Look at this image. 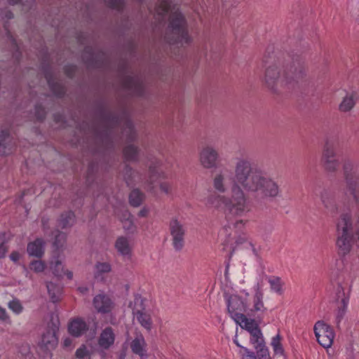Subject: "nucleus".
<instances>
[{"label": "nucleus", "instance_id": "obj_1", "mask_svg": "<svg viewBox=\"0 0 359 359\" xmlns=\"http://www.w3.org/2000/svg\"><path fill=\"white\" fill-rule=\"evenodd\" d=\"M233 170V178L227 169L213 175L212 186L215 192L205 198L208 209L223 212L228 219L241 217L250 210L245 192L270 200L280 196L278 182L264 170L253 167L248 158H237Z\"/></svg>", "mask_w": 359, "mask_h": 359}, {"label": "nucleus", "instance_id": "obj_2", "mask_svg": "<svg viewBox=\"0 0 359 359\" xmlns=\"http://www.w3.org/2000/svg\"><path fill=\"white\" fill-rule=\"evenodd\" d=\"M302 62L294 60L289 55H278L269 61L265 67L264 82L270 89L297 81L305 75Z\"/></svg>", "mask_w": 359, "mask_h": 359}, {"label": "nucleus", "instance_id": "obj_3", "mask_svg": "<svg viewBox=\"0 0 359 359\" xmlns=\"http://www.w3.org/2000/svg\"><path fill=\"white\" fill-rule=\"evenodd\" d=\"M170 0H158L156 13L163 16L170 13V24L165 33V39L170 43L188 44L191 39L189 35L187 24L182 15L178 11L175 5H172Z\"/></svg>", "mask_w": 359, "mask_h": 359}, {"label": "nucleus", "instance_id": "obj_4", "mask_svg": "<svg viewBox=\"0 0 359 359\" xmlns=\"http://www.w3.org/2000/svg\"><path fill=\"white\" fill-rule=\"evenodd\" d=\"M357 226H359L358 219L351 212H343L337 219L336 246L339 255L345 256L353 250V236Z\"/></svg>", "mask_w": 359, "mask_h": 359}, {"label": "nucleus", "instance_id": "obj_5", "mask_svg": "<svg viewBox=\"0 0 359 359\" xmlns=\"http://www.w3.org/2000/svg\"><path fill=\"white\" fill-rule=\"evenodd\" d=\"M342 176L346 189L349 191L353 198L358 200L359 165L352 159H345L342 164Z\"/></svg>", "mask_w": 359, "mask_h": 359}, {"label": "nucleus", "instance_id": "obj_6", "mask_svg": "<svg viewBox=\"0 0 359 359\" xmlns=\"http://www.w3.org/2000/svg\"><path fill=\"white\" fill-rule=\"evenodd\" d=\"M168 229L173 248L176 251L182 250L185 245L187 233L185 224L178 218L174 217L169 221Z\"/></svg>", "mask_w": 359, "mask_h": 359}, {"label": "nucleus", "instance_id": "obj_7", "mask_svg": "<svg viewBox=\"0 0 359 359\" xmlns=\"http://www.w3.org/2000/svg\"><path fill=\"white\" fill-rule=\"evenodd\" d=\"M200 165L207 170L215 169L220 163V154L212 145L203 146L198 152Z\"/></svg>", "mask_w": 359, "mask_h": 359}, {"label": "nucleus", "instance_id": "obj_8", "mask_svg": "<svg viewBox=\"0 0 359 359\" xmlns=\"http://www.w3.org/2000/svg\"><path fill=\"white\" fill-rule=\"evenodd\" d=\"M321 163L327 172L336 173L339 170V161L337 158L334 146L330 142H326L323 147Z\"/></svg>", "mask_w": 359, "mask_h": 359}, {"label": "nucleus", "instance_id": "obj_9", "mask_svg": "<svg viewBox=\"0 0 359 359\" xmlns=\"http://www.w3.org/2000/svg\"><path fill=\"white\" fill-rule=\"evenodd\" d=\"M59 329L58 322L48 323L46 330L43 333L41 341H39V346L45 351H51L54 350L58 344V338L57 332Z\"/></svg>", "mask_w": 359, "mask_h": 359}, {"label": "nucleus", "instance_id": "obj_10", "mask_svg": "<svg viewBox=\"0 0 359 359\" xmlns=\"http://www.w3.org/2000/svg\"><path fill=\"white\" fill-rule=\"evenodd\" d=\"M313 330L320 345L325 348L332 346L335 334L331 326L319 320L314 325Z\"/></svg>", "mask_w": 359, "mask_h": 359}, {"label": "nucleus", "instance_id": "obj_11", "mask_svg": "<svg viewBox=\"0 0 359 359\" xmlns=\"http://www.w3.org/2000/svg\"><path fill=\"white\" fill-rule=\"evenodd\" d=\"M241 319L236 321L243 329L246 330L250 334V343L258 342L264 338L257 323L253 319H249L245 316H240Z\"/></svg>", "mask_w": 359, "mask_h": 359}, {"label": "nucleus", "instance_id": "obj_12", "mask_svg": "<svg viewBox=\"0 0 359 359\" xmlns=\"http://www.w3.org/2000/svg\"><path fill=\"white\" fill-rule=\"evenodd\" d=\"M246 305L238 296L232 295L228 300V311L235 321L241 319L240 316H245L243 312L245 311Z\"/></svg>", "mask_w": 359, "mask_h": 359}, {"label": "nucleus", "instance_id": "obj_13", "mask_svg": "<svg viewBox=\"0 0 359 359\" xmlns=\"http://www.w3.org/2000/svg\"><path fill=\"white\" fill-rule=\"evenodd\" d=\"M15 142L8 128H0V155H8L12 152Z\"/></svg>", "mask_w": 359, "mask_h": 359}, {"label": "nucleus", "instance_id": "obj_14", "mask_svg": "<svg viewBox=\"0 0 359 359\" xmlns=\"http://www.w3.org/2000/svg\"><path fill=\"white\" fill-rule=\"evenodd\" d=\"M63 255L62 254L53 253L51 260L50 261V268L55 276L62 277L67 275L69 279H72L73 273L69 271H65L62 265Z\"/></svg>", "mask_w": 359, "mask_h": 359}, {"label": "nucleus", "instance_id": "obj_15", "mask_svg": "<svg viewBox=\"0 0 359 359\" xmlns=\"http://www.w3.org/2000/svg\"><path fill=\"white\" fill-rule=\"evenodd\" d=\"M93 306L99 313H107L112 311L114 304L111 298L104 294H99L93 299Z\"/></svg>", "mask_w": 359, "mask_h": 359}, {"label": "nucleus", "instance_id": "obj_16", "mask_svg": "<svg viewBox=\"0 0 359 359\" xmlns=\"http://www.w3.org/2000/svg\"><path fill=\"white\" fill-rule=\"evenodd\" d=\"M116 252L122 257H130L133 252V245L128 238L124 236H118L114 243Z\"/></svg>", "mask_w": 359, "mask_h": 359}, {"label": "nucleus", "instance_id": "obj_17", "mask_svg": "<svg viewBox=\"0 0 359 359\" xmlns=\"http://www.w3.org/2000/svg\"><path fill=\"white\" fill-rule=\"evenodd\" d=\"M88 330V326L87 323L80 318L72 319L68 324V332L74 337H81L85 334Z\"/></svg>", "mask_w": 359, "mask_h": 359}, {"label": "nucleus", "instance_id": "obj_18", "mask_svg": "<svg viewBox=\"0 0 359 359\" xmlns=\"http://www.w3.org/2000/svg\"><path fill=\"white\" fill-rule=\"evenodd\" d=\"M358 100V95L356 91L346 92L339 105V110L341 112L351 111L356 104Z\"/></svg>", "mask_w": 359, "mask_h": 359}, {"label": "nucleus", "instance_id": "obj_19", "mask_svg": "<svg viewBox=\"0 0 359 359\" xmlns=\"http://www.w3.org/2000/svg\"><path fill=\"white\" fill-rule=\"evenodd\" d=\"M115 337L114 330L111 327H105L99 336V346L103 349H109L114 344Z\"/></svg>", "mask_w": 359, "mask_h": 359}, {"label": "nucleus", "instance_id": "obj_20", "mask_svg": "<svg viewBox=\"0 0 359 359\" xmlns=\"http://www.w3.org/2000/svg\"><path fill=\"white\" fill-rule=\"evenodd\" d=\"M125 88L130 90L133 93L140 95L143 92L142 83L139 79L127 75L122 80Z\"/></svg>", "mask_w": 359, "mask_h": 359}, {"label": "nucleus", "instance_id": "obj_21", "mask_svg": "<svg viewBox=\"0 0 359 359\" xmlns=\"http://www.w3.org/2000/svg\"><path fill=\"white\" fill-rule=\"evenodd\" d=\"M146 341L141 334H137L130 344L133 352L142 358L146 355Z\"/></svg>", "mask_w": 359, "mask_h": 359}, {"label": "nucleus", "instance_id": "obj_22", "mask_svg": "<svg viewBox=\"0 0 359 359\" xmlns=\"http://www.w3.org/2000/svg\"><path fill=\"white\" fill-rule=\"evenodd\" d=\"M46 78L50 88L55 95L61 96L65 93L64 86L51 73L47 72L46 74Z\"/></svg>", "mask_w": 359, "mask_h": 359}, {"label": "nucleus", "instance_id": "obj_23", "mask_svg": "<svg viewBox=\"0 0 359 359\" xmlns=\"http://www.w3.org/2000/svg\"><path fill=\"white\" fill-rule=\"evenodd\" d=\"M44 242L40 238L36 239L27 245V252L30 256L41 257L44 253Z\"/></svg>", "mask_w": 359, "mask_h": 359}, {"label": "nucleus", "instance_id": "obj_24", "mask_svg": "<svg viewBox=\"0 0 359 359\" xmlns=\"http://www.w3.org/2000/svg\"><path fill=\"white\" fill-rule=\"evenodd\" d=\"M146 299L142 296L135 295L133 300L130 301L128 306L132 309L133 316L146 311Z\"/></svg>", "mask_w": 359, "mask_h": 359}, {"label": "nucleus", "instance_id": "obj_25", "mask_svg": "<svg viewBox=\"0 0 359 359\" xmlns=\"http://www.w3.org/2000/svg\"><path fill=\"white\" fill-rule=\"evenodd\" d=\"M138 323L144 328L147 331L149 332L153 327V320L149 312L147 310L139 313L134 316Z\"/></svg>", "mask_w": 359, "mask_h": 359}, {"label": "nucleus", "instance_id": "obj_26", "mask_svg": "<svg viewBox=\"0 0 359 359\" xmlns=\"http://www.w3.org/2000/svg\"><path fill=\"white\" fill-rule=\"evenodd\" d=\"M112 267L109 262H97L94 266V277L96 279H103V276L111 271Z\"/></svg>", "mask_w": 359, "mask_h": 359}, {"label": "nucleus", "instance_id": "obj_27", "mask_svg": "<svg viewBox=\"0 0 359 359\" xmlns=\"http://www.w3.org/2000/svg\"><path fill=\"white\" fill-rule=\"evenodd\" d=\"M149 182L153 184L159 178H165L166 175L161 169L158 163L151 165L149 168Z\"/></svg>", "mask_w": 359, "mask_h": 359}, {"label": "nucleus", "instance_id": "obj_28", "mask_svg": "<svg viewBox=\"0 0 359 359\" xmlns=\"http://www.w3.org/2000/svg\"><path fill=\"white\" fill-rule=\"evenodd\" d=\"M140 149L135 144H129L123 149L124 157L129 161H137L139 158Z\"/></svg>", "mask_w": 359, "mask_h": 359}, {"label": "nucleus", "instance_id": "obj_29", "mask_svg": "<svg viewBox=\"0 0 359 359\" xmlns=\"http://www.w3.org/2000/svg\"><path fill=\"white\" fill-rule=\"evenodd\" d=\"M252 344L256 350L257 355L259 359H271L264 338L259 339L258 342H254Z\"/></svg>", "mask_w": 359, "mask_h": 359}, {"label": "nucleus", "instance_id": "obj_30", "mask_svg": "<svg viewBox=\"0 0 359 359\" xmlns=\"http://www.w3.org/2000/svg\"><path fill=\"white\" fill-rule=\"evenodd\" d=\"M264 293L259 285H257L255 287V293L253 297L254 309L257 311H261L264 309L263 302Z\"/></svg>", "mask_w": 359, "mask_h": 359}, {"label": "nucleus", "instance_id": "obj_31", "mask_svg": "<svg viewBox=\"0 0 359 359\" xmlns=\"http://www.w3.org/2000/svg\"><path fill=\"white\" fill-rule=\"evenodd\" d=\"M339 298H341V302H340V306H339V310H338L337 315V323H339L341 321V320L342 319V318L346 312L347 304L348 302V299L346 297H345L344 291L341 289H339V292H338V299H339Z\"/></svg>", "mask_w": 359, "mask_h": 359}, {"label": "nucleus", "instance_id": "obj_32", "mask_svg": "<svg viewBox=\"0 0 359 359\" xmlns=\"http://www.w3.org/2000/svg\"><path fill=\"white\" fill-rule=\"evenodd\" d=\"M66 241V235L62 232H57L55 235V241L53 243L54 246L55 247V250L53 253H59L62 254V248Z\"/></svg>", "mask_w": 359, "mask_h": 359}, {"label": "nucleus", "instance_id": "obj_33", "mask_svg": "<svg viewBox=\"0 0 359 359\" xmlns=\"http://www.w3.org/2000/svg\"><path fill=\"white\" fill-rule=\"evenodd\" d=\"M144 198V194L138 189H134L131 191L129 198L130 203L134 207L140 205Z\"/></svg>", "mask_w": 359, "mask_h": 359}, {"label": "nucleus", "instance_id": "obj_34", "mask_svg": "<svg viewBox=\"0 0 359 359\" xmlns=\"http://www.w3.org/2000/svg\"><path fill=\"white\" fill-rule=\"evenodd\" d=\"M74 222V215L72 212H67L61 215L59 224L62 228H67L73 225Z\"/></svg>", "mask_w": 359, "mask_h": 359}, {"label": "nucleus", "instance_id": "obj_35", "mask_svg": "<svg viewBox=\"0 0 359 359\" xmlns=\"http://www.w3.org/2000/svg\"><path fill=\"white\" fill-rule=\"evenodd\" d=\"M46 287L52 301L57 302L59 299L60 287L51 282L47 283Z\"/></svg>", "mask_w": 359, "mask_h": 359}, {"label": "nucleus", "instance_id": "obj_36", "mask_svg": "<svg viewBox=\"0 0 359 359\" xmlns=\"http://www.w3.org/2000/svg\"><path fill=\"white\" fill-rule=\"evenodd\" d=\"M269 283L273 291L279 294L283 293V286L284 283L279 277H273L270 278Z\"/></svg>", "mask_w": 359, "mask_h": 359}, {"label": "nucleus", "instance_id": "obj_37", "mask_svg": "<svg viewBox=\"0 0 359 359\" xmlns=\"http://www.w3.org/2000/svg\"><path fill=\"white\" fill-rule=\"evenodd\" d=\"M123 135H125L128 140L133 141L137 137V134L135 130H134L133 124L128 121L125 126L123 129Z\"/></svg>", "mask_w": 359, "mask_h": 359}, {"label": "nucleus", "instance_id": "obj_38", "mask_svg": "<svg viewBox=\"0 0 359 359\" xmlns=\"http://www.w3.org/2000/svg\"><path fill=\"white\" fill-rule=\"evenodd\" d=\"M122 224L123 228L128 233L133 234L137 231V226L134 223L133 217L123 222Z\"/></svg>", "mask_w": 359, "mask_h": 359}, {"label": "nucleus", "instance_id": "obj_39", "mask_svg": "<svg viewBox=\"0 0 359 359\" xmlns=\"http://www.w3.org/2000/svg\"><path fill=\"white\" fill-rule=\"evenodd\" d=\"M96 57L97 55H95L94 51L93 50V48L87 47L85 50V53L83 55V60H85L86 62L89 63L90 65H93L94 62L96 63Z\"/></svg>", "mask_w": 359, "mask_h": 359}, {"label": "nucleus", "instance_id": "obj_40", "mask_svg": "<svg viewBox=\"0 0 359 359\" xmlns=\"http://www.w3.org/2000/svg\"><path fill=\"white\" fill-rule=\"evenodd\" d=\"M271 346H272L273 351L276 353H278V354L283 353V348L281 343H280V336L279 334H277L276 337H273L272 341H271Z\"/></svg>", "mask_w": 359, "mask_h": 359}, {"label": "nucleus", "instance_id": "obj_41", "mask_svg": "<svg viewBox=\"0 0 359 359\" xmlns=\"http://www.w3.org/2000/svg\"><path fill=\"white\" fill-rule=\"evenodd\" d=\"M115 214L121 223L133 217L130 212L126 208L117 210Z\"/></svg>", "mask_w": 359, "mask_h": 359}, {"label": "nucleus", "instance_id": "obj_42", "mask_svg": "<svg viewBox=\"0 0 359 359\" xmlns=\"http://www.w3.org/2000/svg\"><path fill=\"white\" fill-rule=\"evenodd\" d=\"M29 268L36 273L42 272L45 269V264L41 260H34L30 263Z\"/></svg>", "mask_w": 359, "mask_h": 359}, {"label": "nucleus", "instance_id": "obj_43", "mask_svg": "<svg viewBox=\"0 0 359 359\" xmlns=\"http://www.w3.org/2000/svg\"><path fill=\"white\" fill-rule=\"evenodd\" d=\"M8 308L15 313L19 314L23 310V306L19 300L14 299L8 303Z\"/></svg>", "mask_w": 359, "mask_h": 359}, {"label": "nucleus", "instance_id": "obj_44", "mask_svg": "<svg viewBox=\"0 0 359 359\" xmlns=\"http://www.w3.org/2000/svg\"><path fill=\"white\" fill-rule=\"evenodd\" d=\"M76 357L80 359H89V352L86 347L83 346L78 348L76 351Z\"/></svg>", "mask_w": 359, "mask_h": 359}, {"label": "nucleus", "instance_id": "obj_45", "mask_svg": "<svg viewBox=\"0 0 359 359\" xmlns=\"http://www.w3.org/2000/svg\"><path fill=\"white\" fill-rule=\"evenodd\" d=\"M104 1L110 7L118 10L122 8L124 4V0H104Z\"/></svg>", "mask_w": 359, "mask_h": 359}, {"label": "nucleus", "instance_id": "obj_46", "mask_svg": "<svg viewBox=\"0 0 359 359\" xmlns=\"http://www.w3.org/2000/svg\"><path fill=\"white\" fill-rule=\"evenodd\" d=\"M35 116L38 120H43L46 116V111L41 106L35 107Z\"/></svg>", "mask_w": 359, "mask_h": 359}, {"label": "nucleus", "instance_id": "obj_47", "mask_svg": "<svg viewBox=\"0 0 359 359\" xmlns=\"http://www.w3.org/2000/svg\"><path fill=\"white\" fill-rule=\"evenodd\" d=\"M355 243L357 248H358V257L359 259V226L356 227L354 230V233L353 236V244Z\"/></svg>", "mask_w": 359, "mask_h": 359}, {"label": "nucleus", "instance_id": "obj_48", "mask_svg": "<svg viewBox=\"0 0 359 359\" xmlns=\"http://www.w3.org/2000/svg\"><path fill=\"white\" fill-rule=\"evenodd\" d=\"M160 189L165 194H168L171 191V186L168 182H162L160 184Z\"/></svg>", "mask_w": 359, "mask_h": 359}, {"label": "nucleus", "instance_id": "obj_49", "mask_svg": "<svg viewBox=\"0 0 359 359\" xmlns=\"http://www.w3.org/2000/svg\"><path fill=\"white\" fill-rule=\"evenodd\" d=\"M8 251V247L5 242L0 243V258L5 257Z\"/></svg>", "mask_w": 359, "mask_h": 359}, {"label": "nucleus", "instance_id": "obj_50", "mask_svg": "<svg viewBox=\"0 0 359 359\" xmlns=\"http://www.w3.org/2000/svg\"><path fill=\"white\" fill-rule=\"evenodd\" d=\"M72 343H73V341L71 338L66 337L64 339V340L62 341V346L64 348H71L72 347Z\"/></svg>", "mask_w": 359, "mask_h": 359}, {"label": "nucleus", "instance_id": "obj_51", "mask_svg": "<svg viewBox=\"0 0 359 359\" xmlns=\"http://www.w3.org/2000/svg\"><path fill=\"white\" fill-rule=\"evenodd\" d=\"M76 67L74 65L67 66L65 69V73L68 76H72L75 72Z\"/></svg>", "mask_w": 359, "mask_h": 359}, {"label": "nucleus", "instance_id": "obj_52", "mask_svg": "<svg viewBox=\"0 0 359 359\" xmlns=\"http://www.w3.org/2000/svg\"><path fill=\"white\" fill-rule=\"evenodd\" d=\"M8 318V316L6 313V311L4 309L0 307V320H5Z\"/></svg>", "mask_w": 359, "mask_h": 359}, {"label": "nucleus", "instance_id": "obj_53", "mask_svg": "<svg viewBox=\"0 0 359 359\" xmlns=\"http://www.w3.org/2000/svg\"><path fill=\"white\" fill-rule=\"evenodd\" d=\"M148 214H149V209L147 208H143L138 212V216L141 217H147Z\"/></svg>", "mask_w": 359, "mask_h": 359}, {"label": "nucleus", "instance_id": "obj_54", "mask_svg": "<svg viewBox=\"0 0 359 359\" xmlns=\"http://www.w3.org/2000/svg\"><path fill=\"white\" fill-rule=\"evenodd\" d=\"M10 258L13 262H17L20 259V254L18 252H13L10 255Z\"/></svg>", "mask_w": 359, "mask_h": 359}, {"label": "nucleus", "instance_id": "obj_55", "mask_svg": "<svg viewBox=\"0 0 359 359\" xmlns=\"http://www.w3.org/2000/svg\"><path fill=\"white\" fill-rule=\"evenodd\" d=\"M1 15H2V18H6V19H11L13 17V13L9 11H5L2 12Z\"/></svg>", "mask_w": 359, "mask_h": 359}, {"label": "nucleus", "instance_id": "obj_56", "mask_svg": "<svg viewBox=\"0 0 359 359\" xmlns=\"http://www.w3.org/2000/svg\"><path fill=\"white\" fill-rule=\"evenodd\" d=\"M245 351L248 353V355L243 359H257L254 353L248 351L247 348H245Z\"/></svg>", "mask_w": 359, "mask_h": 359}, {"label": "nucleus", "instance_id": "obj_57", "mask_svg": "<svg viewBox=\"0 0 359 359\" xmlns=\"http://www.w3.org/2000/svg\"><path fill=\"white\" fill-rule=\"evenodd\" d=\"M126 175H128V177H130L132 175V174L134 172L132 170V168H126Z\"/></svg>", "mask_w": 359, "mask_h": 359}, {"label": "nucleus", "instance_id": "obj_58", "mask_svg": "<svg viewBox=\"0 0 359 359\" xmlns=\"http://www.w3.org/2000/svg\"><path fill=\"white\" fill-rule=\"evenodd\" d=\"M8 1L11 5H15L17 4L20 0H8Z\"/></svg>", "mask_w": 359, "mask_h": 359}, {"label": "nucleus", "instance_id": "obj_59", "mask_svg": "<svg viewBox=\"0 0 359 359\" xmlns=\"http://www.w3.org/2000/svg\"><path fill=\"white\" fill-rule=\"evenodd\" d=\"M79 290L82 293L84 294L88 291L87 287H79Z\"/></svg>", "mask_w": 359, "mask_h": 359}, {"label": "nucleus", "instance_id": "obj_60", "mask_svg": "<svg viewBox=\"0 0 359 359\" xmlns=\"http://www.w3.org/2000/svg\"><path fill=\"white\" fill-rule=\"evenodd\" d=\"M243 221L242 219H241V220H239V221H238V222H236V224H243Z\"/></svg>", "mask_w": 359, "mask_h": 359}, {"label": "nucleus", "instance_id": "obj_61", "mask_svg": "<svg viewBox=\"0 0 359 359\" xmlns=\"http://www.w3.org/2000/svg\"><path fill=\"white\" fill-rule=\"evenodd\" d=\"M234 341L238 346L241 347V346L238 344V342L236 340H234Z\"/></svg>", "mask_w": 359, "mask_h": 359}, {"label": "nucleus", "instance_id": "obj_62", "mask_svg": "<svg viewBox=\"0 0 359 359\" xmlns=\"http://www.w3.org/2000/svg\"><path fill=\"white\" fill-rule=\"evenodd\" d=\"M42 222H43V225L45 226L44 220H43Z\"/></svg>", "mask_w": 359, "mask_h": 359}]
</instances>
